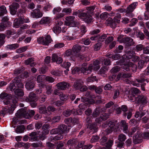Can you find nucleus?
<instances>
[{
  "instance_id": "obj_1",
  "label": "nucleus",
  "mask_w": 149,
  "mask_h": 149,
  "mask_svg": "<svg viewBox=\"0 0 149 149\" xmlns=\"http://www.w3.org/2000/svg\"><path fill=\"white\" fill-rule=\"evenodd\" d=\"M99 64L100 61L97 60L94 61L93 65L92 64H89L88 67H86L87 66V64L86 63H84L83 64L82 67L81 68V71L85 75L91 74L92 70H97L100 69V66L99 65Z\"/></svg>"
},
{
  "instance_id": "obj_2",
  "label": "nucleus",
  "mask_w": 149,
  "mask_h": 149,
  "mask_svg": "<svg viewBox=\"0 0 149 149\" xmlns=\"http://www.w3.org/2000/svg\"><path fill=\"white\" fill-rule=\"evenodd\" d=\"M26 110L25 108L19 109L16 113V116L18 118H24L26 119H29L33 116L35 113L34 110L26 111Z\"/></svg>"
},
{
  "instance_id": "obj_3",
  "label": "nucleus",
  "mask_w": 149,
  "mask_h": 149,
  "mask_svg": "<svg viewBox=\"0 0 149 149\" xmlns=\"http://www.w3.org/2000/svg\"><path fill=\"white\" fill-rule=\"evenodd\" d=\"M117 40L120 43H123L126 47H129L133 45L134 43L133 40L130 37H124V36L120 35L118 36Z\"/></svg>"
},
{
  "instance_id": "obj_4",
  "label": "nucleus",
  "mask_w": 149,
  "mask_h": 149,
  "mask_svg": "<svg viewBox=\"0 0 149 149\" xmlns=\"http://www.w3.org/2000/svg\"><path fill=\"white\" fill-rule=\"evenodd\" d=\"M106 124L109 127V128L105 130L107 134H109L112 132L114 129L118 128L119 125L116 120H107L106 122Z\"/></svg>"
},
{
  "instance_id": "obj_5",
  "label": "nucleus",
  "mask_w": 149,
  "mask_h": 149,
  "mask_svg": "<svg viewBox=\"0 0 149 149\" xmlns=\"http://www.w3.org/2000/svg\"><path fill=\"white\" fill-rule=\"evenodd\" d=\"M0 98L3 100V102L4 104L8 105L10 102V100L12 98V96L10 94L2 92L0 95Z\"/></svg>"
},
{
  "instance_id": "obj_6",
  "label": "nucleus",
  "mask_w": 149,
  "mask_h": 149,
  "mask_svg": "<svg viewBox=\"0 0 149 149\" xmlns=\"http://www.w3.org/2000/svg\"><path fill=\"white\" fill-rule=\"evenodd\" d=\"M100 142L101 145L104 146L105 147L108 148L111 147L113 143L112 140H109L107 141V138L106 136H103L102 138L100 140Z\"/></svg>"
},
{
  "instance_id": "obj_7",
  "label": "nucleus",
  "mask_w": 149,
  "mask_h": 149,
  "mask_svg": "<svg viewBox=\"0 0 149 149\" xmlns=\"http://www.w3.org/2000/svg\"><path fill=\"white\" fill-rule=\"evenodd\" d=\"M135 102L136 103L145 105L148 102L146 97L143 95H139L135 97Z\"/></svg>"
},
{
  "instance_id": "obj_8",
  "label": "nucleus",
  "mask_w": 149,
  "mask_h": 149,
  "mask_svg": "<svg viewBox=\"0 0 149 149\" xmlns=\"http://www.w3.org/2000/svg\"><path fill=\"white\" fill-rule=\"evenodd\" d=\"M142 134L139 130L137 131L134 136L133 138V142L134 144H137L141 143L142 141Z\"/></svg>"
},
{
  "instance_id": "obj_9",
  "label": "nucleus",
  "mask_w": 149,
  "mask_h": 149,
  "mask_svg": "<svg viewBox=\"0 0 149 149\" xmlns=\"http://www.w3.org/2000/svg\"><path fill=\"white\" fill-rule=\"evenodd\" d=\"M74 17L73 16H69L65 18V24L66 25L74 26H76L75 21H74Z\"/></svg>"
},
{
  "instance_id": "obj_10",
  "label": "nucleus",
  "mask_w": 149,
  "mask_h": 149,
  "mask_svg": "<svg viewBox=\"0 0 149 149\" xmlns=\"http://www.w3.org/2000/svg\"><path fill=\"white\" fill-rule=\"evenodd\" d=\"M36 95L33 92H30L29 95L28 97L25 98V101L28 102H36L38 100Z\"/></svg>"
},
{
  "instance_id": "obj_11",
  "label": "nucleus",
  "mask_w": 149,
  "mask_h": 149,
  "mask_svg": "<svg viewBox=\"0 0 149 149\" xmlns=\"http://www.w3.org/2000/svg\"><path fill=\"white\" fill-rule=\"evenodd\" d=\"M10 104V107L8 109V113H12L17 106V101L16 99H13Z\"/></svg>"
},
{
  "instance_id": "obj_12",
  "label": "nucleus",
  "mask_w": 149,
  "mask_h": 149,
  "mask_svg": "<svg viewBox=\"0 0 149 149\" xmlns=\"http://www.w3.org/2000/svg\"><path fill=\"white\" fill-rule=\"evenodd\" d=\"M31 16L34 18H38L42 17L43 15L42 13L38 9L34 10L31 12Z\"/></svg>"
},
{
  "instance_id": "obj_13",
  "label": "nucleus",
  "mask_w": 149,
  "mask_h": 149,
  "mask_svg": "<svg viewBox=\"0 0 149 149\" xmlns=\"http://www.w3.org/2000/svg\"><path fill=\"white\" fill-rule=\"evenodd\" d=\"M70 84L66 82H62L57 84L56 86L58 89L64 90L70 86Z\"/></svg>"
},
{
  "instance_id": "obj_14",
  "label": "nucleus",
  "mask_w": 149,
  "mask_h": 149,
  "mask_svg": "<svg viewBox=\"0 0 149 149\" xmlns=\"http://www.w3.org/2000/svg\"><path fill=\"white\" fill-rule=\"evenodd\" d=\"M22 79L18 77H16L13 79L12 81L14 83H15L16 88H21L24 87V84L21 82Z\"/></svg>"
},
{
  "instance_id": "obj_15",
  "label": "nucleus",
  "mask_w": 149,
  "mask_h": 149,
  "mask_svg": "<svg viewBox=\"0 0 149 149\" xmlns=\"http://www.w3.org/2000/svg\"><path fill=\"white\" fill-rule=\"evenodd\" d=\"M142 108L140 107L139 111L136 112L134 115V116L136 118H137L139 117L141 118L147 113V111L146 110H142Z\"/></svg>"
},
{
  "instance_id": "obj_16",
  "label": "nucleus",
  "mask_w": 149,
  "mask_h": 149,
  "mask_svg": "<svg viewBox=\"0 0 149 149\" xmlns=\"http://www.w3.org/2000/svg\"><path fill=\"white\" fill-rule=\"evenodd\" d=\"M52 60L53 62H56L58 64L61 63L63 61L62 58L55 54H52Z\"/></svg>"
},
{
  "instance_id": "obj_17",
  "label": "nucleus",
  "mask_w": 149,
  "mask_h": 149,
  "mask_svg": "<svg viewBox=\"0 0 149 149\" xmlns=\"http://www.w3.org/2000/svg\"><path fill=\"white\" fill-rule=\"evenodd\" d=\"M88 128L93 132V133L96 132L98 130V127L95 123L88 125Z\"/></svg>"
},
{
  "instance_id": "obj_18",
  "label": "nucleus",
  "mask_w": 149,
  "mask_h": 149,
  "mask_svg": "<svg viewBox=\"0 0 149 149\" xmlns=\"http://www.w3.org/2000/svg\"><path fill=\"white\" fill-rule=\"evenodd\" d=\"M23 24L22 20V17L19 18L18 19L16 18L14 21L13 25L16 28H18L20 25Z\"/></svg>"
},
{
  "instance_id": "obj_19",
  "label": "nucleus",
  "mask_w": 149,
  "mask_h": 149,
  "mask_svg": "<svg viewBox=\"0 0 149 149\" xmlns=\"http://www.w3.org/2000/svg\"><path fill=\"white\" fill-rule=\"evenodd\" d=\"M88 88L90 90H95L96 93H100L102 91V88L101 86L96 87L94 85L88 86Z\"/></svg>"
},
{
  "instance_id": "obj_20",
  "label": "nucleus",
  "mask_w": 149,
  "mask_h": 149,
  "mask_svg": "<svg viewBox=\"0 0 149 149\" xmlns=\"http://www.w3.org/2000/svg\"><path fill=\"white\" fill-rule=\"evenodd\" d=\"M137 4V3L135 2L131 4L130 5H129V6L127 8V14H128L129 13L132 12L134 10Z\"/></svg>"
},
{
  "instance_id": "obj_21",
  "label": "nucleus",
  "mask_w": 149,
  "mask_h": 149,
  "mask_svg": "<svg viewBox=\"0 0 149 149\" xmlns=\"http://www.w3.org/2000/svg\"><path fill=\"white\" fill-rule=\"evenodd\" d=\"M83 82L81 80H76L74 83L73 86L76 89H80L82 86Z\"/></svg>"
},
{
  "instance_id": "obj_22",
  "label": "nucleus",
  "mask_w": 149,
  "mask_h": 149,
  "mask_svg": "<svg viewBox=\"0 0 149 149\" xmlns=\"http://www.w3.org/2000/svg\"><path fill=\"white\" fill-rule=\"evenodd\" d=\"M58 129L60 133H65L69 130V128H68L66 125L63 124L59 126Z\"/></svg>"
},
{
  "instance_id": "obj_23",
  "label": "nucleus",
  "mask_w": 149,
  "mask_h": 149,
  "mask_svg": "<svg viewBox=\"0 0 149 149\" xmlns=\"http://www.w3.org/2000/svg\"><path fill=\"white\" fill-rule=\"evenodd\" d=\"M81 48L82 46L79 45H77L73 46L72 50L74 54V56L79 53Z\"/></svg>"
},
{
  "instance_id": "obj_24",
  "label": "nucleus",
  "mask_w": 149,
  "mask_h": 149,
  "mask_svg": "<svg viewBox=\"0 0 149 149\" xmlns=\"http://www.w3.org/2000/svg\"><path fill=\"white\" fill-rule=\"evenodd\" d=\"M35 86V84L31 81H28L25 85L26 88L28 90H30L33 88Z\"/></svg>"
},
{
  "instance_id": "obj_25",
  "label": "nucleus",
  "mask_w": 149,
  "mask_h": 149,
  "mask_svg": "<svg viewBox=\"0 0 149 149\" xmlns=\"http://www.w3.org/2000/svg\"><path fill=\"white\" fill-rule=\"evenodd\" d=\"M73 56H74V54L72 50L71 49H68L66 50L64 54V56L66 58H71Z\"/></svg>"
},
{
  "instance_id": "obj_26",
  "label": "nucleus",
  "mask_w": 149,
  "mask_h": 149,
  "mask_svg": "<svg viewBox=\"0 0 149 149\" xmlns=\"http://www.w3.org/2000/svg\"><path fill=\"white\" fill-rule=\"evenodd\" d=\"M44 40L42 42V45H47L51 42L52 40L49 35H47L44 38Z\"/></svg>"
},
{
  "instance_id": "obj_27",
  "label": "nucleus",
  "mask_w": 149,
  "mask_h": 149,
  "mask_svg": "<svg viewBox=\"0 0 149 149\" xmlns=\"http://www.w3.org/2000/svg\"><path fill=\"white\" fill-rule=\"evenodd\" d=\"M40 22L41 24H49L51 22L50 19L49 17H43L41 19Z\"/></svg>"
},
{
  "instance_id": "obj_28",
  "label": "nucleus",
  "mask_w": 149,
  "mask_h": 149,
  "mask_svg": "<svg viewBox=\"0 0 149 149\" xmlns=\"http://www.w3.org/2000/svg\"><path fill=\"white\" fill-rule=\"evenodd\" d=\"M34 59L32 58H29L25 60L24 63L26 65H30L31 66H33L36 65L34 62Z\"/></svg>"
},
{
  "instance_id": "obj_29",
  "label": "nucleus",
  "mask_w": 149,
  "mask_h": 149,
  "mask_svg": "<svg viewBox=\"0 0 149 149\" xmlns=\"http://www.w3.org/2000/svg\"><path fill=\"white\" fill-rule=\"evenodd\" d=\"M42 86H45L46 93L47 95H49L51 94L53 91L52 87L49 85H45L44 84L42 85Z\"/></svg>"
},
{
  "instance_id": "obj_30",
  "label": "nucleus",
  "mask_w": 149,
  "mask_h": 149,
  "mask_svg": "<svg viewBox=\"0 0 149 149\" xmlns=\"http://www.w3.org/2000/svg\"><path fill=\"white\" fill-rule=\"evenodd\" d=\"M39 112L41 114H43L46 115H49V113L46 109V107L44 105H42L39 108Z\"/></svg>"
},
{
  "instance_id": "obj_31",
  "label": "nucleus",
  "mask_w": 149,
  "mask_h": 149,
  "mask_svg": "<svg viewBox=\"0 0 149 149\" xmlns=\"http://www.w3.org/2000/svg\"><path fill=\"white\" fill-rule=\"evenodd\" d=\"M19 47V44L17 43H15L7 45L6 47V48L7 49L13 50L14 49Z\"/></svg>"
},
{
  "instance_id": "obj_32",
  "label": "nucleus",
  "mask_w": 149,
  "mask_h": 149,
  "mask_svg": "<svg viewBox=\"0 0 149 149\" xmlns=\"http://www.w3.org/2000/svg\"><path fill=\"white\" fill-rule=\"evenodd\" d=\"M14 93L17 96H22L24 95V92L22 90L19 89H16L14 91Z\"/></svg>"
},
{
  "instance_id": "obj_33",
  "label": "nucleus",
  "mask_w": 149,
  "mask_h": 149,
  "mask_svg": "<svg viewBox=\"0 0 149 149\" xmlns=\"http://www.w3.org/2000/svg\"><path fill=\"white\" fill-rule=\"evenodd\" d=\"M25 129V127L23 125L18 126L16 129L15 132L17 133H23Z\"/></svg>"
},
{
  "instance_id": "obj_34",
  "label": "nucleus",
  "mask_w": 149,
  "mask_h": 149,
  "mask_svg": "<svg viewBox=\"0 0 149 149\" xmlns=\"http://www.w3.org/2000/svg\"><path fill=\"white\" fill-rule=\"evenodd\" d=\"M7 13L6 7L4 6H2L0 7V17L3 16Z\"/></svg>"
},
{
  "instance_id": "obj_35",
  "label": "nucleus",
  "mask_w": 149,
  "mask_h": 149,
  "mask_svg": "<svg viewBox=\"0 0 149 149\" xmlns=\"http://www.w3.org/2000/svg\"><path fill=\"white\" fill-rule=\"evenodd\" d=\"M107 56L109 58H112L113 60H118L120 58V56L119 54L113 55L112 54L107 55Z\"/></svg>"
},
{
  "instance_id": "obj_36",
  "label": "nucleus",
  "mask_w": 149,
  "mask_h": 149,
  "mask_svg": "<svg viewBox=\"0 0 149 149\" xmlns=\"http://www.w3.org/2000/svg\"><path fill=\"white\" fill-rule=\"evenodd\" d=\"M134 52L132 51H128L125 54L126 58L129 59L132 58L134 55Z\"/></svg>"
},
{
  "instance_id": "obj_37",
  "label": "nucleus",
  "mask_w": 149,
  "mask_h": 149,
  "mask_svg": "<svg viewBox=\"0 0 149 149\" xmlns=\"http://www.w3.org/2000/svg\"><path fill=\"white\" fill-rule=\"evenodd\" d=\"M139 130V128L137 126H135L133 127L131 129V131L128 133L129 136H132L134 134L135 132L136 131H138Z\"/></svg>"
},
{
  "instance_id": "obj_38",
  "label": "nucleus",
  "mask_w": 149,
  "mask_h": 149,
  "mask_svg": "<svg viewBox=\"0 0 149 149\" xmlns=\"http://www.w3.org/2000/svg\"><path fill=\"white\" fill-rule=\"evenodd\" d=\"M117 147L116 149H124L125 143L123 142L118 141L116 143Z\"/></svg>"
},
{
  "instance_id": "obj_39",
  "label": "nucleus",
  "mask_w": 149,
  "mask_h": 149,
  "mask_svg": "<svg viewBox=\"0 0 149 149\" xmlns=\"http://www.w3.org/2000/svg\"><path fill=\"white\" fill-rule=\"evenodd\" d=\"M126 139V136L122 133L120 134L118 136V139L120 141L124 142Z\"/></svg>"
},
{
  "instance_id": "obj_40",
  "label": "nucleus",
  "mask_w": 149,
  "mask_h": 149,
  "mask_svg": "<svg viewBox=\"0 0 149 149\" xmlns=\"http://www.w3.org/2000/svg\"><path fill=\"white\" fill-rule=\"evenodd\" d=\"M45 77L44 75H39L38 76L36 79V81L37 83L40 84L42 83L45 79Z\"/></svg>"
},
{
  "instance_id": "obj_41",
  "label": "nucleus",
  "mask_w": 149,
  "mask_h": 149,
  "mask_svg": "<svg viewBox=\"0 0 149 149\" xmlns=\"http://www.w3.org/2000/svg\"><path fill=\"white\" fill-rule=\"evenodd\" d=\"M6 36L4 34H0V47L1 46L5 43L4 39Z\"/></svg>"
},
{
  "instance_id": "obj_42",
  "label": "nucleus",
  "mask_w": 149,
  "mask_h": 149,
  "mask_svg": "<svg viewBox=\"0 0 149 149\" xmlns=\"http://www.w3.org/2000/svg\"><path fill=\"white\" fill-rule=\"evenodd\" d=\"M129 66L133 72H135L136 71L137 66L136 64L132 62H129Z\"/></svg>"
},
{
  "instance_id": "obj_43",
  "label": "nucleus",
  "mask_w": 149,
  "mask_h": 149,
  "mask_svg": "<svg viewBox=\"0 0 149 149\" xmlns=\"http://www.w3.org/2000/svg\"><path fill=\"white\" fill-rule=\"evenodd\" d=\"M92 20V17L91 15H87L86 17L84 18V21L86 23H89Z\"/></svg>"
},
{
  "instance_id": "obj_44",
  "label": "nucleus",
  "mask_w": 149,
  "mask_h": 149,
  "mask_svg": "<svg viewBox=\"0 0 149 149\" xmlns=\"http://www.w3.org/2000/svg\"><path fill=\"white\" fill-rule=\"evenodd\" d=\"M109 16V13L107 12H104L100 14V17L102 19H106Z\"/></svg>"
},
{
  "instance_id": "obj_45",
  "label": "nucleus",
  "mask_w": 149,
  "mask_h": 149,
  "mask_svg": "<svg viewBox=\"0 0 149 149\" xmlns=\"http://www.w3.org/2000/svg\"><path fill=\"white\" fill-rule=\"evenodd\" d=\"M108 24H109V25H110L111 27L112 26H114V27L115 26V23L113 21V19L111 18H109L107 20Z\"/></svg>"
},
{
  "instance_id": "obj_46",
  "label": "nucleus",
  "mask_w": 149,
  "mask_h": 149,
  "mask_svg": "<svg viewBox=\"0 0 149 149\" xmlns=\"http://www.w3.org/2000/svg\"><path fill=\"white\" fill-rule=\"evenodd\" d=\"M100 139L99 137L97 135L93 136L91 139V143L96 142L98 141Z\"/></svg>"
},
{
  "instance_id": "obj_47",
  "label": "nucleus",
  "mask_w": 149,
  "mask_h": 149,
  "mask_svg": "<svg viewBox=\"0 0 149 149\" xmlns=\"http://www.w3.org/2000/svg\"><path fill=\"white\" fill-rule=\"evenodd\" d=\"M81 69L80 70V68L78 67L72 68V72L73 74H75L77 73H78L80 72H81Z\"/></svg>"
},
{
  "instance_id": "obj_48",
  "label": "nucleus",
  "mask_w": 149,
  "mask_h": 149,
  "mask_svg": "<svg viewBox=\"0 0 149 149\" xmlns=\"http://www.w3.org/2000/svg\"><path fill=\"white\" fill-rule=\"evenodd\" d=\"M60 99L62 101H65L68 98V96L62 93H60L59 95Z\"/></svg>"
},
{
  "instance_id": "obj_49",
  "label": "nucleus",
  "mask_w": 149,
  "mask_h": 149,
  "mask_svg": "<svg viewBox=\"0 0 149 149\" xmlns=\"http://www.w3.org/2000/svg\"><path fill=\"white\" fill-rule=\"evenodd\" d=\"M53 31L55 33H59L61 30V28L58 26H56L53 27Z\"/></svg>"
},
{
  "instance_id": "obj_50",
  "label": "nucleus",
  "mask_w": 149,
  "mask_h": 149,
  "mask_svg": "<svg viewBox=\"0 0 149 149\" xmlns=\"http://www.w3.org/2000/svg\"><path fill=\"white\" fill-rule=\"evenodd\" d=\"M120 67L119 66H116L113 67L111 70V72L113 73H116L120 71Z\"/></svg>"
},
{
  "instance_id": "obj_51",
  "label": "nucleus",
  "mask_w": 149,
  "mask_h": 149,
  "mask_svg": "<svg viewBox=\"0 0 149 149\" xmlns=\"http://www.w3.org/2000/svg\"><path fill=\"white\" fill-rule=\"evenodd\" d=\"M7 27V24L6 23L1 22L0 23V31H3L6 29V27Z\"/></svg>"
},
{
  "instance_id": "obj_52",
  "label": "nucleus",
  "mask_w": 149,
  "mask_h": 149,
  "mask_svg": "<svg viewBox=\"0 0 149 149\" xmlns=\"http://www.w3.org/2000/svg\"><path fill=\"white\" fill-rule=\"evenodd\" d=\"M95 8V7L94 6L87 7L86 8L87 10V13L88 14H92L93 13Z\"/></svg>"
},
{
  "instance_id": "obj_53",
  "label": "nucleus",
  "mask_w": 149,
  "mask_h": 149,
  "mask_svg": "<svg viewBox=\"0 0 149 149\" xmlns=\"http://www.w3.org/2000/svg\"><path fill=\"white\" fill-rule=\"evenodd\" d=\"M28 25H27L26 24H24L22 26H21L20 28V29L18 30V33L19 34H21L22 32V30H24L25 29H27L28 28Z\"/></svg>"
},
{
  "instance_id": "obj_54",
  "label": "nucleus",
  "mask_w": 149,
  "mask_h": 149,
  "mask_svg": "<svg viewBox=\"0 0 149 149\" xmlns=\"http://www.w3.org/2000/svg\"><path fill=\"white\" fill-rule=\"evenodd\" d=\"M53 104L54 105H55L56 106L59 107L63 105V102L61 101L58 100L54 102L53 103Z\"/></svg>"
},
{
  "instance_id": "obj_55",
  "label": "nucleus",
  "mask_w": 149,
  "mask_h": 149,
  "mask_svg": "<svg viewBox=\"0 0 149 149\" xmlns=\"http://www.w3.org/2000/svg\"><path fill=\"white\" fill-rule=\"evenodd\" d=\"M36 133L35 132H32L29 134V136L32 137L31 139L33 141L36 140L38 139V137L36 136Z\"/></svg>"
},
{
  "instance_id": "obj_56",
  "label": "nucleus",
  "mask_w": 149,
  "mask_h": 149,
  "mask_svg": "<svg viewBox=\"0 0 149 149\" xmlns=\"http://www.w3.org/2000/svg\"><path fill=\"white\" fill-rule=\"evenodd\" d=\"M109 115L107 113H103L101 114L100 116L102 120H107L109 117Z\"/></svg>"
},
{
  "instance_id": "obj_57",
  "label": "nucleus",
  "mask_w": 149,
  "mask_h": 149,
  "mask_svg": "<svg viewBox=\"0 0 149 149\" xmlns=\"http://www.w3.org/2000/svg\"><path fill=\"white\" fill-rule=\"evenodd\" d=\"M82 42L85 45H89L91 42V41L89 38L83 39L82 40Z\"/></svg>"
},
{
  "instance_id": "obj_58",
  "label": "nucleus",
  "mask_w": 149,
  "mask_h": 149,
  "mask_svg": "<svg viewBox=\"0 0 149 149\" xmlns=\"http://www.w3.org/2000/svg\"><path fill=\"white\" fill-rule=\"evenodd\" d=\"M113 40V36H109L107 37L105 41V43L106 44H109L110 42H112Z\"/></svg>"
},
{
  "instance_id": "obj_59",
  "label": "nucleus",
  "mask_w": 149,
  "mask_h": 149,
  "mask_svg": "<svg viewBox=\"0 0 149 149\" xmlns=\"http://www.w3.org/2000/svg\"><path fill=\"white\" fill-rule=\"evenodd\" d=\"M81 34L82 35L84 34L87 31L86 26L84 25L81 26L80 27Z\"/></svg>"
},
{
  "instance_id": "obj_60",
  "label": "nucleus",
  "mask_w": 149,
  "mask_h": 149,
  "mask_svg": "<svg viewBox=\"0 0 149 149\" xmlns=\"http://www.w3.org/2000/svg\"><path fill=\"white\" fill-rule=\"evenodd\" d=\"M107 37V36L106 34L102 35L100 36H98L97 40L100 42H103L104 41Z\"/></svg>"
},
{
  "instance_id": "obj_61",
  "label": "nucleus",
  "mask_w": 149,
  "mask_h": 149,
  "mask_svg": "<svg viewBox=\"0 0 149 149\" xmlns=\"http://www.w3.org/2000/svg\"><path fill=\"white\" fill-rule=\"evenodd\" d=\"M63 66L64 68L66 69L68 71L69 70V68L71 65L70 63L69 62H65L63 63Z\"/></svg>"
},
{
  "instance_id": "obj_62",
  "label": "nucleus",
  "mask_w": 149,
  "mask_h": 149,
  "mask_svg": "<svg viewBox=\"0 0 149 149\" xmlns=\"http://www.w3.org/2000/svg\"><path fill=\"white\" fill-rule=\"evenodd\" d=\"M9 88L11 91H15L16 88L15 83H14L13 82V83H10L9 86Z\"/></svg>"
},
{
  "instance_id": "obj_63",
  "label": "nucleus",
  "mask_w": 149,
  "mask_h": 149,
  "mask_svg": "<svg viewBox=\"0 0 149 149\" xmlns=\"http://www.w3.org/2000/svg\"><path fill=\"white\" fill-rule=\"evenodd\" d=\"M137 37L139 38L141 40H143L145 38V35L144 34L141 32L138 33L136 35Z\"/></svg>"
},
{
  "instance_id": "obj_64",
  "label": "nucleus",
  "mask_w": 149,
  "mask_h": 149,
  "mask_svg": "<svg viewBox=\"0 0 149 149\" xmlns=\"http://www.w3.org/2000/svg\"><path fill=\"white\" fill-rule=\"evenodd\" d=\"M61 10V8L60 7H58L54 8L52 11L53 13L54 14H57L59 13Z\"/></svg>"
}]
</instances>
